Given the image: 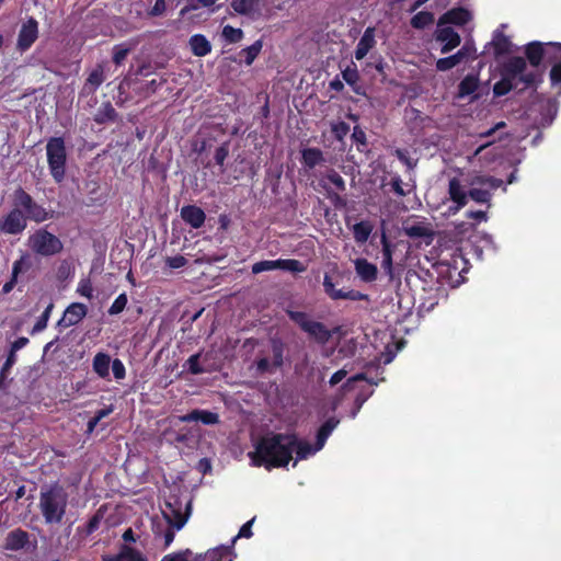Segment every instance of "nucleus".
I'll return each mask as SVG.
<instances>
[{"label":"nucleus","instance_id":"nucleus-1","mask_svg":"<svg viewBox=\"0 0 561 561\" xmlns=\"http://www.w3.org/2000/svg\"><path fill=\"white\" fill-rule=\"evenodd\" d=\"M501 79L493 85V95L496 98L508 94L516 89L519 83L523 88L537 89L542 83V71L537 69H528L526 59L522 56L510 57L501 65Z\"/></svg>","mask_w":561,"mask_h":561},{"label":"nucleus","instance_id":"nucleus-2","mask_svg":"<svg viewBox=\"0 0 561 561\" xmlns=\"http://www.w3.org/2000/svg\"><path fill=\"white\" fill-rule=\"evenodd\" d=\"M288 433H270L262 436L254 445V450L249 453V458L255 467L285 468L291 457Z\"/></svg>","mask_w":561,"mask_h":561},{"label":"nucleus","instance_id":"nucleus-3","mask_svg":"<svg viewBox=\"0 0 561 561\" xmlns=\"http://www.w3.org/2000/svg\"><path fill=\"white\" fill-rule=\"evenodd\" d=\"M68 493L58 482L42 488L39 510L46 524H59L66 515Z\"/></svg>","mask_w":561,"mask_h":561},{"label":"nucleus","instance_id":"nucleus-4","mask_svg":"<svg viewBox=\"0 0 561 561\" xmlns=\"http://www.w3.org/2000/svg\"><path fill=\"white\" fill-rule=\"evenodd\" d=\"M526 65L530 69H537L545 75L546 64L556 65L561 62V43L533 41L524 46Z\"/></svg>","mask_w":561,"mask_h":561},{"label":"nucleus","instance_id":"nucleus-5","mask_svg":"<svg viewBox=\"0 0 561 561\" xmlns=\"http://www.w3.org/2000/svg\"><path fill=\"white\" fill-rule=\"evenodd\" d=\"M47 163L56 183H61L66 175L67 150L62 137H51L46 144Z\"/></svg>","mask_w":561,"mask_h":561},{"label":"nucleus","instance_id":"nucleus-6","mask_svg":"<svg viewBox=\"0 0 561 561\" xmlns=\"http://www.w3.org/2000/svg\"><path fill=\"white\" fill-rule=\"evenodd\" d=\"M27 244L33 253L45 257L59 254L64 249L61 240L46 228L35 230L28 237Z\"/></svg>","mask_w":561,"mask_h":561},{"label":"nucleus","instance_id":"nucleus-7","mask_svg":"<svg viewBox=\"0 0 561 561\" xmlns=\"http://www.w3.org/2000/svg\"><path fill=\"white\" fill-rule=\"evenodd\" d=\"M287 316L319 343H327L332 336L330 330L322 322L311 320L304 311L287 310Z\"/></svg>","mask_w":561,"mask_h":561},{"label":"nucleus","instance_id":"nucleus-8","mask_svg":"<svg viewBox=\"0 0 561 561\" xmlns=\"http://www.w3.org/2000/svg\"><path fill=\"white\" fill-rule=\"evenodd\" d=\"M191 510V501L183 503L180 497H173L167 502V510L162 514L167 524L174 525L176 529H182L190 517Z\"/></svg>","mask_w":561,"mask_h":561},{"label":"nucleus","instance_id":"nucleus-9","mask_svg":"<svg viewBox=\"0 0 561 561\" xmlns=\"http://www.w3.org/2000/svg\"><path fill=\"white\" fill-rule=\"evenodd\" d=\"M27 227V217L18 207H13L0 218V236H19Z\"/></svg>","mask_w":561,"mask_h":561},{"label":"nucleus","instance_id":"nucleus-10","mask_svg":"<svg viewBox=\"0 0 561 561\" xmlns=\"http://www.w3.org/2000/svg\"><path fill=\"white\" fill-rule=\"evenodd\" d=\"M282 270L291 273H302L306 271V266L298 260L295 259H278V260H264L256 262L252 265L251 271L253 274H260L262 272Z\"/></svg>","mask_w":561,"mask_h":561},{"label":"nucleus","instance_id":"nucleus-11","mask_svg":"<svg viewBox=\"0 0 561 561\" xmlns=\"http://www.w3.org/2000/svg\"><path fill=\"white\" fill-rule=\"evenodd\" d=\"M37 38L38 22L33 16H31L22 24L19 31L16 49L21 53L28 50Z\"/></svg>","mask_w":561,"mask_h":561},{"label":"nucleus","instance_id":"nucleus-12","mask_svg":"<svg viewBox=\"0 0 561 561\" xmlns=\"http://www.w3.org/2000/svg\"><path fill=\"white\" fill-rule=\"evenodd\" d=\"M323 289H324V293L332 300H339V299H348V300H353V301L368 300V295L363 294L358 290L351 289V290L344 291L343 289H335L333 279L328 273H325L324 277H323Z\"/></svg>","mask_w":561,"mask_h":561},{"label":"nucleus","instance_id":"nucleus-13","mask_svg":"<svg viewBox=\"0 0 561 561\" xmlns=\"http://www.w3.org/2000/svg\"><path fill=\"white\" fill-rule=\"evenodd\" d=\"M435 39L442 43L440 53L448 54L461 43V37L451 26H438L435 32Z\"/></svg>","mask_w":561,"mask_h":561},{"label":"nucleus","instance_id":"nucleus-14","mask_svg":"<svg viewBox=\"0 0 561 561\" xmlns=\"http://www.w3.org/2000/svg\"><path fill=\"white\" fill-rule=\"evenodd\" d=\"M88 313V308L84 304L72 302L70 304L61 319L57 322L59 329L69 328L78 324Z\"/></svg>","mask_w":561,"mask_h":561},{"label":"nucleus","instance_id":"nucleus-15","mask_svg":"<svg viewBox=\"0 0 561 561\" xmlns=\"http://www.w3.org/2000/svg\"><path fill=\"white\" fill-rule=\"evenodd\" d=\"M231 9L239 15H244L252 21L262 15L261 0H231Z\"/></svg>","mask_w":561,"mask_h":561},{"label":"nucleus","instance_id":"nucleus-16","mask_svg":"<svg viewBox=\"0 0 561 561\" xmlns=\"http://www.w3.org/2000/svg\"><path fill=\"white\" fill-rule=\"evenodd\" d=\"M288 439L290 443V449L291 454L296 451V461L294 462V466L297 465L298 460L307 459L309 456L316 454L317 451L321 450L322 448H318V443L316 442L314 445H311L310 443L306 440H301L298 438V436L295 433H288Z\"/></svg>","mask_w":561,"mask_h":561},{"label":"nucleus","instance_id":"nucleus-17","mask_svg":"<svg viewBox=\"0 0 561 561\" xmlns=\"http://www.w3.org/2000/svg\"><path fill=\"white\" fill-rule=\"evenodd\" d=\"M448 195L455 207H450V210L456 213L465 207L468 203V192H466L458 178H451L448 183Z\"/></svg>","mask_w":561,"mask_h":561},{"label":"nucleus","instance_id":"nucleus-18","mask_svg":"<svg viewBox=\"0 0 561 561\" xmlns=\"http://www.w3.org/2000/svg\"><path fill=\"white\" fill-rule=\"evenodd\" d=\"M181 218L193 229H199L206 220L205 211L196 205H185L181 208Z\"/></svg>","mask_w":561,"mask_h":561},{"label":"nucleus","instance_id":"nucleus-19","mask_svg":"<svg viewBox=\"0 0 561 561\" xmlns=\"http://www.w3.org/2000/svg\"><path fill=\"white\" fill-rule=\"evenodd\" d=\"M471 20V13L465 8H454L445 12L438 20V26L444 24H455L462 26Z\"/></svg>","mask_w":561,"mask_h":561},{"label":"nucleus","instance_id":"nucleus-20","mask_svg":"<svg viewBox=\"0 0 561 561\" xmlns=\"http://www.w3.org/2000/svg\"><path fill=\"white\" fill-rule=\"evenodd\" d=\"M179 420L183 423L201 422L205 425H214L219 422V415L208 410L195 409L184 415H180Z\"/></svg>","mask_w":561,"mask_h":561},{"label":"nucleus","instance_id":"nucleus-21","mask_svg":"<svg viewBox=\"0 0 561 561\" xmlns=\"http://www.w3.org/2000/svg\"><path fill=\"white\" fill-rule=\"evenodd\" d=\"M30 542V535L22 528H15L8 533L4 539V549L10 551H19L24 549Z\"/></svg>","mask_w":561,"mask_h":561},{"label":"nucleus","instance_id":"nucleus-22","mask_svg":"<svg viewBox=\"0 0 561 561\" xmlns=\"http://www.w3.org/2000/svg\"><path fill=\"white\" fill-rule=\"evenodd\" d=\"M404 233L411 239H428L432 240L434 231L430 224L424 221L405 222L403 226Z\"/></svg>","mask_w":561,"mask_h":561},{"label":"nucleus","instance_id":"nucleus-23","mask_svg":"<svg viewBox=\"0 0 561 561\" xmlns=\"http://www.w3.org/2000/svg\"><path fill=\"white\" fill-rule=\"evenodd\" d=\"M354 267L356 275L365 283H373L378 277L377 266L364 257L356 259Z\"/></svg>","mask_w":561,"mask_h":561},{"label":"nucleus","instance_id":"nucleus-24","mask_svg":"<svg viewBox=\"0 0 561 561\" xmlns=\"http://www.w3.org/2000/svg\"><path fill=\"white\" fill-rule=\"evenodd\" d=\"M104 69L102 65H98L88 76L83 88L80 92L81 95H93L99 87L104 82Z\"/></svg>","mask_w":561,"mask_h":561},{"label":"nucleus","instance_id":"nucleus-25","mask_svg":"<svg viewBox=\"0 0 561 561\" xmlns=\"http://www.w3.org/2000/svg\"><path fill=\"white\" fill-rule=\"evenodd\" d=\"M196 561H233L232 547L218 546L208 549L205 553H197Z\"/></svg>","mask_w":561,"mask_h":561},{"label":"nucleus","instance_id":"nucleus-26","mask_svg":"<svg viewBox=\"0 0 561 561\" xmlns=\"http://www.w3.org/2000/svg\"><path fill=\"white\" fill-rule=\"evenodd\" d=\"M375 28L367 27L357 43L355 49V58L357 60L364 59L368 51L375 46Z\"/></svg>","mask_w":561,"mask_h":561},{"label":"nucleus","instance_id":"nucleus-27","mask_svg":"<svg viewBox=\"0 0 561 561\" xmlns=\"http://www.w3.org/2000/svg\"><path fill=\"white\" fill-rule=\"evenodd\" d=\"M117 118L118 113L110 101L103 102L93 116V121L99 125L115 123Z\"/></svg>","mask_w":561,"mask_h":561},{"label":"nucleus","instance_id":"nucleus-28","mask_svg":"<svg viewBox=\"0 0 561 561\" xmlns=\"http://www.w3.org/2000/svg\"><path fill=\"white\" fill-rule=\"evenodd\" d=\"M111 356L106 353L99 352L92 360L93 371L102 379H110V367L112 365Z\"/></svg>","mask_w":561,"mask_h":561},{"label":"nucleus","instance_id":"nucleus-29","mask_svg":"<svg viewBox=\"0 0 561 561\" xmlns=\"http://www.w3.org/2000/svg\"><path fill=\"white\" fill-rule=\"evenodd\" d=\"M381 244H382L381 268L388 275L389 279L392 280L394 278L393 261H392L393 245L388 240V238L386 237L385 233L381 236Z\"/></svg>","mask_w":561,"mask_h":561},{"label":"nucleus","instance_id":"nucleus-30","mask_svg":"<svg viewBox=\"0 0 561 561\" xmlns=\"http://www.w3.org/2000/svg\"><path fill=\"white\" fill-rule=\"evenodd\" d=\"M191 51L196 57H204L211 51V44L203 34H194L190 37Z\"/></svg>","mask_w":561,"mask_h":561},{"label":"nucleus","instance_id":"nucleus-31","mask_svg":"<svg viewBox=\"0 0 561 561\" xmlns=\"http://www.w3.org/2000/svg\"><path fill=\"white\" fill-rule=\"evenodd\" d=\"M153 534L156 538L163 539V549H167L174 540L175 531L178 530L174 525L170 524H153Z\"/></svg>","mask_w":561,"mask_h":561},{"label":"nucleus","instance_id":"nucleus-32","mask_svg":"<svg viewBox=\"0 0 561 561\" xmlns=\"http://www.w3.org/2000/svg\"><path fill=\"white\" fill-rule=\"evenodd\" d=\"M472 186H480L483 190L495 191L500 187L506 192V186L504 185L503 180L491 176V175H477L471 180Z\"/></svg>","mask_w":561,"mask_h":561},{"label":"nucleus","instance_id":"nucleus-33","mask_svg":"<svg viewBox=\"0 0 561 561\" xmlns=\"http://www.w3.org/2000/svg\"><path fill=\"white\" fill-rule=\"evenodd\" d=\"M494 49V56L497 58L500 56L510 54L512 50V42L508 36L503 34L502 32H495L493 39L489 43Z\"/></svg>","mask_w":561,"mask_h":561},{"label":"nucleus","instance_id":"nucleus-34","mask_svg":"<svg viewBox=\"0 0 561 561\" xmlns=\"http://www.w3.org/2000/svg\"><path fill=\"white\" fill-rule=\"evenodd\" d=\"M301 162L305 167L313 169L324 162L323 152L319 148H305L301 150Z\"/></svg>","mask_w":561,"mask_h":561},{"label":"nucleus","instance_id":"nucleus-35","mask_svg":"<svg viewBox=\"0 0 561 561\" xmlns=\"http://www.w3.org/2000/svg\"><path fill=\"white\" fill-rule=\"evenodd\" d=\"M340 421L332 416L329 417L318 430L316 442L318 443V448H323L327 439L334 431V428L339 425Z\"/></svg>","mask_w":561,"mask_h":561},{"label":"nucleus","instance_id":"nucleus-36","mask_svg":"<svg viewBox=\"0 0 561 561\" xmlns=\"http://www.w3.org/2000/svg\"><path fill=\"white\" fill-rule=\"evenodd\" d=\"M285 348L286 345L280 339H271L272 364L274 369H278L284 365Z\"/></svg>","mask_w":561,"mask_h":561},{"label":"nucleus","instance_id":"nucleus-37","mask_svg":"<svg viewBox=\"0 0 561 561\" xmlns=\"http://www.w3.org/2000/svg\"><path fill=\"white\" fill-rule=\"evenodd\" d=\"M263 48L262 39L255 41L252 45L240 50L239 56L242 58L240 61L247 66H251L256 59Z\"/></svg>","mask_w":561,"mask_h":561},{"label":"nucleus","instance_id":"nucleus-38","mask_svg":"<svg viewBox=\"0 0 561 561\" xmlns=\"http://www.w3.org/2000/svg\"><path fill=\"white\" fill-rule=\"evenodd\" d=\"M479 87V79L476 76H466L458 85V96L465 98L477 91Z\"/></svg>","mask_w":561,"mask_h":561},{"label":"nucleus","instance_id":"nucleus-39","mask_svg":"<svg viewBox=\"0 0 561 561\" xmlns=\"http://www.w3.org/2000/svg\"><path fill=\"white\" fill-rule=\"evenodd\" d=\"M373 225L368 220H363L353 226V236L357 243H364L370 237Z\"/></svg>","mask_w":561,"mask_h":561},{"label":"nucleus","instance_id":"nucleus-40","mask_svg":"<svg viewBox=\"0 0 561 561\" xmlns=\"http://www.w3.org/2000/svg\"><path fill=\"white\" fill-rule=\"evenodd\" d=\"M434 22V14L428 11H421L411 18L410 24L413 28L423 30Z\"/></svg>","mask_w":561,"mask_h":561},{"label":"nucleus","instance_id":"nucleus-41","mask_svg":"<svg viewBox=\"0 0 561 561\" xmlns=\"http://www.w3.org/2000/svg\"><path fill=\"white\" fill-rule=\"evenodd\" d=\"M25 217L27 219L33 220L35 222H43L49 218L51 215L39 204L36 202L26 210Z\"/></svg>","mask_w":561,"mask_h":561},{"label":"nucleus","instance_id":"nucleus-42","mask_svg":"<svg viewBox=\"0 0 561 561\" xmlns=\"http://www.w3.org/2000/svg\"><path fill=\"white\" fill-rule=\"evenodd\" d=\"M13 201L14 207L23 208L25 211L35 203L33 197L22 187L15 190Z\"/></svg>","mask_w":561,"mask_h":561},{"label":"nucleus","instance_id":"nucleus-43","mask_svg":"<svg viewBox=\"0 0 561 561\" xmlns=\"http://www.w3.org/2000/svg\"><path fill=\"white\" fill-rule=\"evenodd\" d=\"M468 197H470L476 203L490 205L492 193L489 190H483L480 186H473L468 191Z\"/></svg>","mask_w":561,"mask_h":561},{"label":"nucleus","instance_id":"nucleus-44","mask_svg":"<svg viewBox=\"0 0 561 561\" xmlns=\"http://www.w3.org/2000/svg\"><path fill=\"white\" fill-rule=\"evenodd\" d=\"M101 519L100 514H94L84 526L77 528V533L83 537L92 535L100 527Z\"/></svg>","mask_w":561,"mask_h":561},{"label":"nucleus","instance_id":"nucleus-45","mask_svg":"<svg viewBox=\"0 0 561 561\" xmlns=\"http://www.w3.org/2000/svg\"><path fill=\"white\" fill-rule=\"evenodd\" d=\"M161 561H196V554L191 549H184L164 556Z\"/></svg>","mask_w":561,"mask_h":561},{"label":"nucleus","instance_id":"nucleus-46","mask_svg":"<svg viewBox=\"0 0 561 561\" xmlns=\"http://www.w3.org/2000/svg\"><path fill=\"white\" fill-rule=\"evenodd\" d=\"M460 62H461L460 58L458 57L457 53H455L454 55H450V56H447L444 58H439L436 61V69L438 71H448V70L453 69L454 67H456L457 65H459Z\"/></svg>","mask_w":561,"mask_h":561},{"label":"nucleus","instance_id":"nucleus-47","mask_svg":"<svg viewBox=\"0 0 561 561\" xmlns=\"http://www.w3.org/2000/svg\"><path fill=\"white\" fill-rule=\"evenodd\" d=\"M53 309H54V302L50 301L46 306V308L43 311V313L41 314V317L35 322L32 333H37V332H41L46 329Z\"/></svg>","mask_w":561,"mask_h":561},{"label":"nucleus","instance_id":"nucleus-48","mask_svg":"<svg viewBox=\"0 0 561 561\" xmlns=\"http://www.w3.org/2000/svg\"><path fill=\"white\" fill-rule=\"evenodd\" d=\"M130 51V46L127 44H117L113 47V62L121 66Z\"/></svg>","mask_w":561,"mask_h":561},{"label":"nucleus","instance_id":"nucleus-49","mask_svg":"<svg viewBox=\"0 0 561 561\" xmlns=\"http://www.w3.org/2000/svg\"><path fill=\"white\" fill-rule=\"evenodd\" d=\"M128 302L127 295L125 293L119 294L113 301L107 312L110 316H116L124 311Z\"/></svg>","mask_w":561,"mask_h":561},{"label":"nucleus","instance_id":"nucleus-50","mask_svg":"<svg viewBox=\"0 0 561 561\" xmlns=\"http://www.w3.org/2000/svg\"><path fill=\"white\" fill-rule=\"evenodd\" d=\"M222 36L229 42V43H238L243 37V31L241 28H236L231 25H226L222 28Z\"/></svg>","mask_w":561,"mask_h":561},{"label":"nucleus","instance_id":"nucleus-51","mask_svg":"<svg viewBox=\"0 0 561 561\" xmlns=\"http://www.w3.org/2000/svg\"><path fill=\"white\" fill-rule=\"evenodd\" d=\"M476 46L472 41H467L462 47L457 51L458 57L461 61L468 60V59H476Z\"/></svg>","mask_w":561,"mask_h":561},{"label":"nucleus","instance_id":"nucleus-52","mask_svg":"<svg viewBox=\"0 0 561 561\" xmlns=\"http://www.w3.org/2000/svg\"><path fill=\"white\" fill-rule=\"evenodd\" d=\"M201 353H196L191 355L185 365L187 366V369L193 375H201L205 373V369L199 364Z\"/></svg>","mask_w":561,"mask_h":561},{"label":"nucleus","instance_id":"nucleus-53","mask_svg":"<svg viewBox=\"0 0 561 561\" xmlns=\"http://www.w3.org/2000/svg\"><path fill=\"white\" fill-rule=\"evenodd\" d=\"M122 550L125 561H147V558L135 548H131L127 545H123Z\"/></svg>","mask_w":561,"mask_h":561},{"label":"nucleus","instance_id":"nucleus-54","mask_svg":"<svg viewBox=\"0 0 561 561\" xmlns=\"http://www.w3.org/2000/svg\"><path fill=\"white\" fill-rule=\"evenodd\" d=\"M325 179L330 181L340 192H344L346 190L345 181L344 179L333 169H331L327 175Z\"/></svg>","mask_w":561,"mask_h":561},{"label":"nucleus","instance_id":"nucleus-55","mask_svg":"<svg viewBox=\"0 0 561 561\" xmlns=\"http://www.w3.org/2000/svg\"><path fill=\"white\" fill-rule=\"evenodd\" d=\"M342 77L348 85L353 87L356 84L359 80V73L356 66L354 65V67H347L344 69L342 71Z\"/></svg>","mask_w":561,"mask_h":561},{"label":"nucleus","instance_id":"nucleus-56","mask_svg":"<svg viewBox=\"0 0 561 561\" xmlns=\"http://www.w3.org/2000/svg\"><path fill=\"white\" fill-rule=\"evenodd\" d=\"M15 362H16V355L8 354L7 359L0 370V388L4 387V380L7 378V374L10 370V368L15 364Z\"/></svg>","mask_w":561,"mask_h":561},{"label":"nucleus","instance_id":"nucleus-57","mask_svg":"<svg viewBox=\"0 0 561 561\" xmlns=\"http://www.w3.org/2000/svg\"><path fill=\"white\" fill-rule=\"evenodd\" d=\"M352 140L357 145L358 151H363V149L359 146H367L366 133L359 126L354 127Z\"/></svg>","mask_w":561,"mask_h":561},{"label":"nucleus","instance_id":"nucleus-58","mask_svg":"<svg viewBox=\"0 0 561 561\" xmlns=\"http://www.w3.org/2000/svg\"><path fill=\"white\" fill-rule=\"evenodd\" d=\"M228 154H229L228 142H224L215 151L214 159H215L216 164L224 167L225 161L228 158Z\"/></svg>","mask_w":561,"mask_h":561},{"label":"nucleus","instance_id":"nucleus-59","mask_svg":"<svg viewBox=\"0 0 561 561\" xmlns=\"http://www.w3.org/2000/svg\"><path fill=\"white\" fill-rule=\"evenodd\" d=\"M111 368L116 380H122L126 377L125 365L119 358H115L112 362Z\"/></svg>","mask_w":561,"mask_h":561},{"label":"nucleus","instance_id":"nucleus-60","mask_svg":"<svg viewBox=\"0 0 561 561\" xmlns=\"http://www.w3.org/2000/svg\"><path fill=\"white\" fill-rule=\"evenodd\" d=\"M255 367H256L257 374H260V375H264L266 373H273L276 370V369H274L272 362H270V359L266 357L259 358L255 362Z\"/></svg>","mask_w":561,"mask_h":561},{"label":"nucleus","instance_id":"nucleus-61","mask_svg":"<svg viewBox=\"0 0 561 561\" xmlns=\"http://www.w3.org/2000/svg\"><path fill=\"white\" fill-rule=\"evenodd\" d=\"M391 188L393 193L399 197H404L409 194V192L404 191L403 188V182L400 175H394L391 178L390 181Z\"/></svg>","mask_w":561,"mask_h":561},{"label":"nucleus","instance_id":"nucleus-62","mask_svg":"<svg viewBox=\"0 0 561 561\" xmlns=\"http://www.w3.org/2000/svg\"><path fill=\"white\" fill-rule=\"evenodd\" d=\"M77 291L81 296L87 297L88 299H91L92 293H93L91 280L89 278L81 279L78 284Z\"/></svg>","mask_w":561,"mask_h":561},{"label":"nucleus","instance_id":"nucleus-63","mask_svg":"<svg viewBox=\"0 0 561 561\" xmlns=\"http://www.w3.org/2000/svg\"><path fill=\"white\" fill-rule=\"evenodd\" d=\"M350 131V125L345 122H339L332 126V133L337 140H342Z\"/></svg>","mask_w":561,"mask_h":561},{"label":"nucleus","instance_id":"nucleus-64","mask_svg":"<svg viewBox=\"0 0 561 561\" xmlns=\"http://www.w3.org/2000/svg\"><path fill=\"white\" fill-rule=\"evenodd\" d=\"M549 77L552 85L561 83V61L551 67Z\"/></svg>","mask_w":561,"mask_h":561}]
</instances>
